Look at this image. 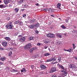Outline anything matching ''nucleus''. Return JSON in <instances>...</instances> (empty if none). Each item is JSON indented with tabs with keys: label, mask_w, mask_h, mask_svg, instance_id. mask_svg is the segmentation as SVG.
I'll return each instance as SVG.
<instances>
[{
	"label": "nucleus",
	"mask_w": 77,
	"mask_h": 77,
	"mask_svg": "<svg viewBox=\"0 0 77 77\" xmlns=\"http://www.w3.org/2000/svg\"><path fill=\"white\" fill-rule=\"evenodd\" d=\"M36 6H39V4L38 3L36 4Z\"/></svg>",
	"instance_id": "obj_52"
},
{
	"label": "nucleus",
	"mask_w": 77,
	"mask_h": 77,
	"mask_svg": "<svg viewBox=\"0 0 77 77\" xmlns=\"http://www.w3.org/2000/svg\"><path fill=\"white\" fill-rule=\"evenodd\" d=\"M51 16L53 17H54V15H51Z\"/></svg>",
	"instance_id": "obj_57"
},
{
	"label": "nucleus",
	"mask_w": 77,
	"mask_h": 77,
	"mask_svg": "<svg viewBox=\"0 0 77 77\" xmlns=\"http://www.w3.org/2000/svg\"><path fill=\"white\" fill-rule=\"evenodd\" d=\"M26 69L24 68H23L21 70V72H26Z\"/></svg>",
	"instance_id": "obj_22"
},
{
	"label": "nucleus",
	"mask_w": 77,
	"mask_h": 77,
	"mask_svg": "<svg viewBox=\"0 0 77 77\" xmlns=\"http://www.w3.org/2000/svg\"><path fill=\"white\" fill-rule=\"evenodd\" d=\"M10 19V17H7L6 18V20H9Z\"/></svg>",
	"instance_id": "obj_39"
},
{
	"label": "nucleus",
	"mask_w": 77,
	"mask_h": 77,
	"mask_svg": "<svg viewBox=\"0 0 77 77\" xmlns=\"http://www.w3.org/2000/svg\"><path fill=\"white\" fill-rule=\"evenodd\" d=\"M44 48H45V49H47V46H45Z\"/></svg>",
	"instance_id": "obj_45"
},
{
	"label": "nucleus",
	"mask_w": 77,
	"mask_h": 77,
	"mask_svg": "<svg viewBox=\"0 0 77 77\" xmlns=\"http://www.w3.org/2000/svg\"><path fill=\"white\" fill-rule=\"evenodd\" d=\"M37 45L39 46V45H41V44L40 43H37Z\"/></svg>",
	"instance_id": "obj_43"
},
{
	"label": "nucleus",
	"mask_w": 77,
	"mask_h": 77,
	"mask_svg": "<svg viewBox=\"0 0 77 77\" xmlns=\"http://www.w3.org/2000/svg\"><path fill=\"white\" fill-rule=\"evenodd\" d=\"M36 27V26L34 25H31L29 26V27L30 29H33V27Z\"/></svg>",
	"instance_id": "obj_12"
},
{
	"label": "nucleus",
	"mask_w": 77,
	"mask_h": 77,
	"mask_svg": "<svg viewBox=\"0 0 77 77\" xmlns=\"http://www.w3.org/2000/svg\"><path fill=\"white\" fill-rule=\"evenodd\" d=\"M65 21L66 22V23H68V20H65Z\"/></svg>",
	"instance_id": "obj_42"
},
{
	"label": "nucleus",
	"mask_w": 77,
	"mask_h": 77,
	"mask_svg": "<svg viewBox=\"0 0 77 77\" xmlns=\"http://www.w3.org/2000/svg\"><path fill=\"white\" fill-rule=\"evenodd\" d=\"M2 3V1L0 0V3Z\"/></svg>",
	"instance_id": "obj_62"
},
{
	"label": "nucleus",
	"mask_w": 77,
	"mask_h": 77,
	"mask_svg": "<svg viewBox=\"0 0 77 77\" xmlns=\"http://www.w3.org/2000/svg\"><path fill=\"white\" fill-rule=\"evenodd\" d=\"M56 44L57 45H60V44H61V42H56Z\"/></svg>",
	"instance_id": "obj_20"
},
{
	"label": "nucleus",
	"mask_w": 77,
	"mask_h": 77,
	"mask_svg": "<svg viewBox=\"0 0 77 77\" xmlns=\"http://www.w3.org/2000/svg\"><path fill=\"white\" fill-rule=\"evenodd\" d=\"M25 7H26V8H27V5H25Z\"/></svg>",
	"instance_id": "obj_55"
},
{
	"label": "nucleus",
	"mask_w": 77,
	"mask_h": 77,
	"mask_svg": "<svg viewBox=\"0 0 77 77\" xmlns=\"http://www.w3.org/2000/svg\"><path fill=\"white\" fill-rule=\"evenodd\" d=\"M65 51H67V50H65Z\"/></svg>",
	"instance_id": "obj_64"
},
{
	"label": "nucleus",
	"mask_w": 77,
	"mask_h": 77,
	"mask_svg": "<svg viewBox=\"0 0 77 77\" xmlns=\"http://www.w3.org/2000/svg\"><path fill=\"white\" fill-rule=\"evenodd\" d=\"M35 26V27H39V24L37 23L36 24Z\"/></svg>",
	"instance_id": "obj_29"
},
{
	"label": "nucleus",
	"mask_w": 77,
	"mask_h": 77,
	"mask_svg": "<svg viewBox=\"0 0 77 77\" xmlns=\"http://www.w3.org/2000/svg\"><path fill=\"white\" fill-rule=\"evenodd\" d=\"M40 68L44 70V69H45L46 68V66H45L44 65H42L40 66Z\"/></svg>",
	"instance_id": "obj_8"
},
{
	"label": "nucleus",
	"mask_w": 77,
	"mask_h": 77,
	"mask_svg": "<svg viewBox=\"0 0 77 77\" xmlns=\"http://www.w3.org/2000/svg\"><path fill=\"white\" fill-rule=\"evenodd\" d=\"M14 10L15 11L16 13H17V12H18L19 11V9L17 8H16L14 9Z\"/></svg>",
	"instance_id": "obj_21"
},
{
	"label": "nucleus",
	"mask_w": 77,
	"mask_h": 77,
	"mask_svg": "<svg viewBox=\"0 0 77 77\" xmlns=\"http://www.w3.org/2000/svg\"><path fill=\"white\" fill-rule=\"evenodd\" d=\"M17 33H15L14 34V36H17Z\"/></svg>",
	"instance_id": "obj_49"
},
{
	"label": "nucleus",
	"mask_w": 77,
	"mask_h": 77,
	"mask_svg": "<svg viewBox=\"0 0 77 77\" xmlns=\"http://www.w3.org/2000/svg\"><path fill=\"white\" fill-rule=\"evenodd\" d=\"M13 71H14V72H17V70H16L15 69H13Z\"/></svg>",
	"instance_id": "obj_38"
},
{
	"label": "nucleus",
	"mask_w": 77,
	"mask_h": 77,
	"mask_svg": "<svg viewBox=\"0 0 77 77\" xmlns=\"http://www.w3.org/2000/svg\"><path fill=\"white\" fill-rule=\"evenodd\" d=\"M6 27H7V29H11L13 27V25L12 24V23H10L6 25Z\"/></svg>",
	"instance_id": "obj_3"
},
{
	"label": "nucleus",
	"mask_w": 77,
	"mask_h": 77,
	"mask_svg": "<svg viewBox=\"0 0 77 77\" xmlns=\"http://www.w3.org/2000/svg\"><path fill=\"white\" fill-rule=\"evenodd\" d=\"M51 59H50L46 61V62H51Z\"/></svg>",
	"instance_id": "obj_30"
},
{
	"label": "nucleus",
	"mask_w": 77,
	"mask_h": 77,
	"mask_svg": "<svg viewBox=\"0 0 77 77\" xmlns=\"http://www.w3.org/2000/svg\"><path fill=\"white\" fill-rule=\"evenodd\" d=\"M23 17H26V14H23Z\"/></svg>",
	"instance_id": "obj_40"
},
{
	"label": "nucleus",
	"mask_w": 77,
	"mask_h": 77,
	"mask_svg": "<svg viewBox=\"0 0 77 77\" xmlns=\"http://www.w3.org/2000/svg\"><path fill=\"white\" fill-rule=\"evenodd\" d=\"M57 59V57H54L53 58H52L51 59V61H54V60H56V59Z\"/></svg>",
	"instance_id": "obj_16"
},
{
	"label": "nucleus",
	"mask_w": 77,
	"mask_h": 77,
	"mask_svg": "<svg viewBox=\"0 0 77 77\" xmlns=\"http://www.w3.org/2000/svg\"><path fill=\"white\" fill-rule=\"evenodd\" d=\"M44 43L46 44V43H48L49 41H48V39H45L44 40Z\"/></svg>",
	"instance_id": "obj_13"
},
{
	"label": "nucleus",
	"mask_w": 77,
	"mask_h": 77,
	"mask_svg": "<svg viewBox=\"0 0 77 77\" xmlns=\"http://www.w3.org/2000/svg\"><path fill=\"white\" fill-rule=\"evenodd\" d=\"M6 8V6L5 5H0V8H2V9L3 8Z\"/></svg>",
	"instance_id": "obj_14"
},
{
	"label": "nucleus",
	"mask_w": 77,
	"mask_h": 77,
	"mask_svg": "<svg viewBox=\"0 0 77 77\" xmlns=\"http://www.w3.org/2000/svg\"><path fill=\"white\" fill-rule=\"evenodd\" d=\"M3 49V48L0 47V50H4Z\"/></svg>",
	"instance_id": "obj_37"
},
{
	"label": "nucleus",
	"mask_w": 77,
	"mask_h": 77,
	"mask_svg": "<svg viewBox=\"0 0 77 77\" xmlns=\"http://www.w3.org/2000/svg\"><path fill=\"white\" fill-rule=\"evenodd\" d=\"M61 61V58H60L59 59H58V61L59 62H60Z\"/></svg>",
	"instance_id": "obj_36"
},
{
	"label": "nucleus",
	"mask_w": 77,
	"mask_h": 77,
	"mask_svg": "<svg viewBox=\"0 0 77 77\" xmlns=\"http://www.w3.org/2000/svg\"><path fill=\"white\" fill-rule=\"evenodd\" d=\"M69 52L70 53H72V51H73V50L72 49H69Z\"/></svg>",
	"instance_id": "obj_28"
},
{
	"label": "nucleus",
	"mask_w": 77,
	"mask_h": 77,
	"mask_svg": "<svg viewBox=\"0 0 77 77\" xmlns=\"http://www.w3.org/2000/svg\"><path fill=\"white\" fill-rule=\"evenodd\" d=\"M18 37H19V38H21V37H22V35H19Z\"/></svg>",
	"instance_id": "obj_47"
},
{
	"label": "nucleus",
	"mask_w": 77,
	"mask_h": 77,
	"mask_svg": "<svg viewBox=\"0 0 77 77\" xmlns=\"http://www.w3.org/2000/svg\"><path fill=\"white\" fill-rule=\"evenodd\" d=\"M58 63V62H55L54 63Z\"/></svg>",
	"instance_id": "obj_59"
},
{
	"label": "nucleus",
	"mask_w": 77,
	"mask_h": 77,
	"mask_svg": "<svg viewBox=\"0 0 77 77\" xmlns=\"http://www.w3.org/2000/svg\"><path fill=\"white\" fill-rule=\"evenodd\" d=\"M10 50H13V48H10Z\"/></svg>",
	"instance_id": "obj_53"
},
{
	"label": "nucleus",
	"mask_w": 77,
	"mask_h": 77,
	"mask_svg": "<svg viewBox=\"0 0 77 77\" xmlns=\"http://www.w3.org/2000/svg\"><path fill=\"white\" fill-rule=\"evenodd\" d=\"M5 39H6V40H7V41H9V40H10L11 39L9 37H5Z\"/></svg>",
	"instance_id": "obj_24"
},
{
	"label": "nucleus",
	"mask_w": 77,
	"mask_h": 77,
	"mask_svg": "<svg viewBox=\"0 0 77 77\" xmlns=\"http://www.w3.org/2000/svg\"><path fill=\"white\" fill-rule=\"evenodd\" d=\"M7 69H9V68L8 67H7Z\"/></svg>",
	"instance_id": "obj_58"
},
{
	"label": "nucleus",
	"mask_w": 77,
	"mask_h": 77,
	"mask_svg": "<svg viewBox=\"0 0 77 77\" xmlns=\"http://www.w3.org/2000/svg\"><path fill=\"white\" fill-rule=\"evenodd\" d=\"M42 11H45L46 12H53L54 11V10L52 8H46L42 9Z\"/></svg>",
	"instance_id": "obj_2"
},
{
	"label": "nucleus",
	"mask_w": 77,
	"mask_h": 77,
	"mask_svg": "<svg viewBox=\"0 0 77 77\" xmlns=\"http://www.w3.org/2000/svg\"><path fill=\"white\" fill-rule=\"evenodd\" d=\"M38 32H38V30L36 31V33H38Z\"/></svg>",
	"instance_id": "obj_50"
},
{
	"label": "nucleus",
	"mask_w": 77,
	"mask_h": 77,
	"mask_svg": "<svg viewBox=\"0 0 77 77\" xmlns=\"http://www.w3.org/2000/svg\"><path fill=\"white\" fill-rule=\"evenodd\" d=\"M5 59H6L5 57H2L0 58V60H2V61H4Z\"/></svg>",
	"instance_id": "obj_19"
},
{
	"label": "nucleus",
	"mask_w": 77,
	"mask_h": 77,
	"mask_svg": "<svg viewBox=\"0 0 77 77\" xmlns=\"http://www.w3.org/2000/svg\"><path fill=\"white\" fill-rule=\"evenodd\" d=\"M61 68H62V69H63V68H64L63 66H61Z\"/></svg>",
	"instance_id": "obj_51"
},
{
	"label": "nucleus",
	"mask_w": 77,
	"mask_h": 77,
	"mask_svg": "<svg viewBox=\"0 0 77 77\" xmlns=\"http://www.w3.org/2000/svg\"><path fill=\"white\" fill-rule=\"evenodd\" d=\"M56 71V67H52L50 71V72H55Z\"/></svg>",
	"instance_id": "obj_5"
},
{
	"label": "nucleus",
	"mask_w": 77,
	"mask_h": 77,
	"mask_svg": "<svg viewBox=\"0 0 77 77\" xmlns=\"http://www.w3.org/2000/svg\"><path fill=\"white\" fill-rule=\"evenodd\" d=\"M19 24L21 26L22 25H23V22L21 21H20L19 22Z\"/></svg>",
	"instance_id": "obj_34"
},
{
	"label": "nucleus",
	"mask_w": 77,
	"mask_h": 77,
	"mask_svg": "<svg viewBox=\"0 0 77 77\" xmlns=\"http://www.w3.org/2000/svg\"><path fill=\"white\" fill-rule=\"evenodd\" d=\"M3 65V63L2 62H0V65Z\"/></svg>",
	"instance_id": "obj_44"
},
{
	"label": "nucleus",
	"mask_w": 77,
	"mask_h": 77,
	"mask_svg": "<svg viewBox=\"0 0 77 77\" xmlns=\"http://www.w3.org/2000/svg\"><path fill=\"white\" fill-rule=\"evenodd\" d=\"M16 22H17V24H18V23H19V21L18 20H17L16 21Z\"/></svg>",
	"instance_id": "obj_54"
},
{
	"label": "nucleus",
	"mask_w": 77,
	"mask_h": 77,
	"mask_svg": "<svg viewBox=\"0 0 77 77\" xmlns=\"http://www.w3.org/2000/svg\"><path fill=\"white\" fill-rule=\"evenodd\" d=\"M12 52L11 51L8 54V56H11V55H12Z\"/></svg>",
	"instance_id": "obj_26"
},
{
	"label": "nucleus",
	"mask_w": 77,
	"mask_h": 77,
	"mask_svg": "<svg viewBox=\"0 0 77 77\" xmlns=\"http://www.w3.org/2000/svg\"><path fill=\"white\" fill-rule=\"evenodd\" d=\"M61 27L63 29H65V26H64V25H62L61 26Z\"/></svg>",
	"instance_id": "obj_35"
},
{
	"label": "nucleus",
	"mask_w": 77,
	"mask_h": 77,
	"mask_svg": "<svg viewBox=\"0 0 77 77\" xmlns=\"http://www.w3.org/2000/svg\"><path fill=\"white\" fill-rule=\"evenodd\" d=\"M54 35L53 34L49 33L47 35V37L48 38H54Z\"/></svg>",
	"instance_id": "obj_4"
},
{
	"label": "nucleus",
	"mask_w": 77,
	"mask_h": 77,
	"mask_svg": "<svg viewBox=\"0 0 77 77\" xmlns=\"http://www.w3.org/2000/svg\"><path fill=\"white\" fill-rule=\"evenodd\" d=\"M19 40L20 41H21V42H23L25 41V39H24V38H20Z\"/></svg>",
	"instance_id": "obj_15"
},
{
	"label": "nucleus",
	"mask_w": 77,
	"mask_h": 77,
	"mask_svg": "<svg viewBox=\"0 0 77 77\" xmlns=\"http://www.w3.org/2000/svg\"><path fill=\"white\" fill-rule=\"evenodd\" d=\"M72 45H73V49H75V48L76 47L75 46V45H74V44H73Z\"/></svg>",
	"instance_id": "obj_33"
},
{
	"label": "nucleus",
	"mask_w": 77,
	"mask_h": 77,
	"mask_svg": "<svg viewBox=\"0 0 77 77\" xmlns=\"http://www.w3.org/2000/svg\"><path fill=\"white\" fill-rule=\"evenodd\" d=\"M8 44V43L6 41H4L2 43V45L4 47H6V45Z\"/></svg>",
	"instance_id": "obj_6"
},
{
	"label": "nucleus",
	"mask_w": 77,
	"mask_h": 77,
	"mask_svg": "<svg viewBox=\"0 0 77 77\" xmlns=\"http://www.w3.org/2000/svg\"><path fill=\"white\" fill-rule=\"evenodd\" d=\"M24 2V0H20L19 2L20 5H21V3H23Z\"/></svg>",
	"instance_id": "obj_23"
},
{
	"label": "nucleus",
	"mask_w": 77,
	"mask_h": 77,
	"mask_svg": "<svg viewBox=\"0 0 77 77\" xmlns=\"http://www.w3.org/2000/svg\"><path fill=\"white\" fill-rule=\"evenodd\" d=\"M31 67L32 68H34V66H33V65H32L31 66Z\"/></svg>",
	"instance_id": "obj_46"
},
{
	"label": "nucleus",
	"mask_w": 77,
	"mask_h": 77,
	"mask_svg": "<svg viewBox=\"0 0 77 77\" xmlns=\"http://www.w3.org/2000/svg\"><path fill=\"white\" fill-rule=\"evenodd\" d=\"M4 2L6 5H7L8 3L9 2V0H4Z\"/></svg>",
	"instance_id": "obj_10"
},
{
	"label": "nucleus",
	"mask_w": 77,
	"mask_h": 77,
	"mask_svg": "<svg viewBox=\"0 0 77 77\" xmlns=\"http://www.w3.org/2000/svg\"><path fill=\"white\" fill-rule=\"evenodd\" d=\"M64 35H65V36H66V34H64Z\"/></svg>",
	"instance_id": "obj_63"
},
{
	"label": "nucleus",
	"mask_w": 77,
	"mask_h": 77,
	"mask_svg": "<svg viewBox=\"0 0 77 77\" xmlns=\"http://www.w3.org/2000/svg\"><path fill=\"white\" fill-rule=\"evenodd\" d=\"M57 66L59 68H61V67H62V65H60L59 64H58L57 65Z\"/></svg>",
	"instance_id": "obj_27"
},
{
	"label": "nucleus",
	"mask_w": 77,
	"mask_h": 77,
	"mask_svg": "<svg viewBox=\"0 0 77 77\" xmlns=\"http://www.w3.org/2000/svg\"><path fill=\"white\" fill-rule=\"evenodd\" d=\"M32 47V44L30 43H29L25 46L24 48L25 50H29L30 48Z\"/></svg>",
	"instance_id": "obj_1"
},
{
	"label": "nucleus",
	"mask_w": 77,
	"mask_h": 77,
	"mask_svg": "<svg viewBox=\"0 0 77 77\" xmlns=\"http://www.w3.org/2000/svg\"><path fill=\"white\" fill-rule=\"evenodd\" d=\"M49 55H50V54L48 53H47L44 54L45 56H49Z\"/></svg>",
	"instance_id": "obj_25"
},
{
	"label": "nucleus",
	"mask_w": 77,
	"mask_h": 77,
	"mask_svg": "<svg viewBox=\"0 0 77 77\" xmlns=\"http://www.w3.org/2000/svg\"><path fill=\"white\" fill-rule=\"evenodd\" d=\"M33 38H33V37H31L29 38V40H33Z\"/></svg>",
	"instance_id": "obj_32"
},
{
	"label": "nucleus",
	"mask_w": 77,
	"mask_h": 77,
	"mask_svg": "<svg viewBox=\"0 0 77 77\" xmlns=\"http://www.w3.org/2000/svg\"><path fill=\"white\" fill-rule=\"evenodd\" d=\"M56 36H57L58 38H62V36L61 35H60L59 33L57 34L56 35Z\"/></svg>",
	"instance_id": "obj_18"
},
{
	"label": "nucleus",
	"mask_w": 77,
	"mask_h": 77,
	"mask_svg": "<svg viewBox=\"0 0 77 77\" xmlns=\"http://www.w3.org/2000/svg\"><path fill=\"white\" fill-rule=\"evenodd\" d=\"M14 23H15V24H18V23H17V22H14Z\"/></svg>",
	"instance_id": "obj_56"
},
{
	"label": "nucleus",
	"mask_w": 77,
	"mask_h": 77,
	"mask_svg": "<svg viewBox=\"0 0 77 77\" xmlns=\"http://www.w3.org/2000/svg\"><path fill=\"white\" fill-rule=\"evenodd\" d=\"M35 57H38L39 56L38 55H36L35 56Z\"/></svg>",
	"instance_id": "obj_48"
},
{
	"label": "nucleus",
	"mask_w": 77,
	"mask_h": 77,
	"mask_svg": "<svg viewBox=\"0 0 77 77\" xmlns=\"http://www.w3.org/2000/svg\"><path fill=\"white\" fill-rule=\"evenodd\" d=\"M75 60H77V57H75Z\"/></svg>",
	"instance_id": "obj_60"
},
{
	"label": "nucleus",
	"mask_w": 77,
	"mask_h": 77,
	"mask_svg": "<svg viewBox=\"0 0 77 77\" xmlns=\"http://www.w3.org/2000/svg\"><path fill=\"white\" fill-rule=\"evenodd\" d=\"M67 72H64L63 73H62V74L61 75V76L62 77H65L67 75Z\"/></svg>",
	"instance_id": "obj_7"
},
{
	"label": "nucleus",
	"mask_w": 77,
	"mask_h": 77,
	"mask_svg": "<svg viewBox=\"0 0 77 77\" xmlns=\"http://www.w3.org/2000/svg\"><path fill=\"white\" fill-rule=\"evenodd\" d=\"M60 6H61L60 3H59L57 4V6L58 8V9H60Z\"/></svg>",
	"instance_id": "obj_17"
},
{
	"label": "nucleus",
	"mask_w": 77,
	"mask_h": 77,
	"mask_svg": "<svg viewBox=\"0 0 77 77\" xmlns=\"http://www.w3.org/2000/svg\"><path fill=\"white\" fill-rule=\"evenodd\" d=\"M67 51H69V49L67 50Z\"/></svg>",
	"instance_id": "obj_61"
},
{
	"label": "nucleus",
	"mask_w": 77,
	"mask_h": 77,
	"mask_svg": "<svg viewBox=\"0 0 77 77\" xmlns=\"http://www.w3.org/2000/svg\"><path fill=\"white\" fill-rule=\"evenodd\" d=\"M35 21H36V20L35 19L32 20H31V23H33L34 22H35Z\"/></svg>",
	"instance_id": "obj_31"
},
{
	"label": "nucleus",
	"mask_w": 77,
	"mask_h": 77,
	"mask_svg": "<svg viewBox=\"0 0 77 77\" xmlns=\"http://www.w3.org/2000/svg\"><path fill=\"white\" fill-rule=\"evenodd\" d=\"M69 67L70 68H72V69H74V68H75V65L74 64H70L69 66Z\"/></svg>",
	"instance_id": "obj_9"
},
{
	"label": "nucleus",
	"mask_w": 77,
	"mask_h": 77,
	"mask_svg": "<svg viewBox=\"0 0 77 77\" xmlns=\"http://www.w3.org/2000/svg\"><path fill=\"white\" fill-rule=\"evenodd\" d=\"M35 49H36V48L35 47L33 48H31L30 50V53H32V52H33V50H35Z\"/></svg>",
	"instance_id": "obj_11"
},
{
	"label": "nucleus",
	"mask_w": 77,
	"mask_h": 77,
	"mask_svg": "<svg viewBox=\"0 0 77 77\" xmlns=\"http://www.w3.org/2000/svg\"><path fill=\"white\" fill-rule=\"evenodd\" d=\"M12 6V5H9V7H10V8H11Z\"/></svg>",
	"instance_id": "obj_41"
}]
</instances>
